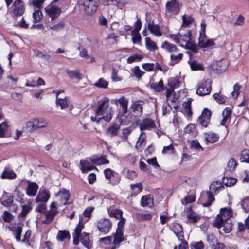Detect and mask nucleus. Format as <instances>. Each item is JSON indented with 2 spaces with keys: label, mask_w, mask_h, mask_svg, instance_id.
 I'll use <instances>...</instances> for the list:
<instances>
[{
  "label": "nucleus",
  "mask_w": 249,
  "mask_h": 249,
  "mask_svg": "<svg viewBox=\"0 0 249 249\" xmlns=\"http://www.w3.org/2000/svg\"><path fill=\"white\" fill-rule=\"evenodd\" d=\"M84 227V224L82 220L80 219L78 224L75 228L74 231L72 233L73 243L74 245H77L80 241L83 246L89 249L91 248L92 244L89 239V234L84 232L81 233V231Z\"/></svg>",
  "instance_id": "1"
},
{
  "label": "nucleus",
  "mask_w": 249,
  "mask_h": 249,
  "mask_svg": "<svg viewBox=\"0 0 249 249\" xmlns=\"http://www.w3.org/2000/svg\"><path fill=\"white\" fill-rule=\"evenodd\" d=\"M224 189L223 184L220 181H213L210 186L209 191H207L203 198L202 205L204 207H209L215 199L213 195H216Z\"/></svg>",
  "instance_id": "2"
},
{
  "label": "nucleus",
  "mask_w": 249,
  "mask_h": 249,
  "mask_svg": "<svg viewBox=\"0 0 249 249\" xmlns=\"http://www.w3.org/2000/svg\"><path fill=\"white\" fill-rule=\"evenodd\" d=\"M27 127L31 128L32 131L42 130L43 132H46L48 130V123L43 118H35L28 121L26 123Z\"/></svg>",
  "instance_id": "3"
},
{
  "label": "nucleus",
  "mask_w": 249,
  "mask_h": 249,
  "mask_svg": "<svg viewBox=\"0 0 249 249\" xmlns=\"http://www.w3.org/2000/svg\"><path fill=\"white\" fill-rule=\"evenodd\" d=\"M108 101L104 100L99 104L96 111L97 115H102L103 117L101 119H104L107 122L111 120L112 117V111L111 108L108 107Z\"/></svg>",
  "instance_id": "4"
},
{
  "label": "nucleus",
  "mask_w": 249,
  "mask_h": 249,
  "mask_svg": "<svg viewBox=\"0 0 249 249\" xmlns=\"http://www.w3.org/2000/svg\"><path fill=\"white\" fill-rule=\"evenodd\" d=\"M232 211L231 208H223L220 209V214H218L213 222V226L218 229L221 228L223 220H229L232 216Z\"/></svg>",
  "instance_id": "5"
},
{
  "label": "nucleus",
  "mask_w": 249,
  "mask_h": 249,
  "mask_svg": "<svg viewBox=\"0 0 249 249\" xmlns=\"http://www.w3.org/2000/svg\"><path fill=\"white\" fill-rule=\"evenodd\" d=\"M98 0H80L79 4L84 6L85 12L88 15H93L98 7Z\"/></svg>",
  "instance_id": "6"
},
{
  "label": "nucleus",
  "mask_w": 249,
  "mask_h": 249,
  "mask_svg": "<svg viewBox=\"0 0 249 249\" xmlns=\"http://www.w3.org/2000/svg\"><path fill=\"white\" fill-rule=\"evenodd\" d=\"M0 202L3 206L9 208L10 211H16L18 206L14 203L13 196L11 194L4 192L2 197L0 199Z\"/></svg>",
  "instance_id": "7"
},
{
  "label": "nucleus",
  "mask_w": 249,
  "mask_h": 249,
  "mask_svg": "<svg viewBox=\"0 0 249 249\" xmlns=\"http://www.w3.org/2000/svg\"><path fill=\"white\" fill-rule=\"evenodd\" d=\"M182 6L178 0H171L166 3V12L170 15H177L179 13Z\"/></svg>",
  "instance_id": "8"
},
{
  "label": "nucleus",
  "mask_w": 249,
  "mask_h": 249,
  "mask_svg": "<svg viewBox=\"0 0 249 249\" xmlns=\"http://www.w3.org/2000/svg\"><path fill=\"white\" fill-rule=\"evenodd\" d=\"M180 37V41L182 40L185 43V45L181 44V45L187 49L192 50L195 53L197 52L195 46L192 41V35L191 30H188L186 33L183 34L179 33Z\"/></svg>",
  "instance_id": "9"
},
{
  "label": "nucleus",
  "mask_w": 249,
  "mask_h": 249,
  "mask_svg": "<svg viewBox=\"0 0 249 249\" xmlns=\"http://www.w3.org/2000/svg\"><path fill=\"white\" fill-rule=\"evenodd\" d=\"M117 102L120 104V106L122 108V111L118 116V117H120V121L122 123L125 121L126 118V114L128 111V101L125 98L124 96H122L118 99Z\"/></svg>",
  "instance_id": "10"
},
{
  "label": "nucleus",
  "mask_w": 249,
  "mask_h": 249,
  "mask_svg": "<svg viewBox=\"0 0 249 249\" xmlns=\"http://www.w3.org/2000/svg\"><path fill=\"white\" fill-rule=\"evenodd\" d=\"M211 89V81L206 79L198 87L196 93L200 96H205L209 94Z\"/></svg>",
  "instance_id": "11"
},
{
  "label": "nucleus",
  "mask_w": 249,
  "mask_h": 249,
  "mask_svg": "<svg viewBox=\"0 0 249 249\" xmlns=\"http://www.w3.org/2000/svg\"><path fill=\"white\" fill-rule=\"evenodd\" d=\"M181 82L178 79L171 78L168 80V83L166 87V99H169L171 95L174 92L175 89L179 87Z\"/></svg>",
  "instance_id": "12"
},
{
  "label": "nucleus",
  "mask_w": 249,
  "mask_h": 249,
  "mask_svg": "<svg viewBox=\"0 0 249 249\" xmlns=\"http://www.w3.org/2000/svg\"><path fill=\"white\" fill-rule=\"evenodd\" d=\"M97 227L100 232L106 234L108 233L111 229L112 223L108 219H101L97 222Z\"/></svg>",
  "instance_id": "13"
},
{
  "label": "nucleus",
  "mask_w": 249,
  "mask_h": 249,
  "mask_svg": "<svg viewBox=\"0 0 249 249\" xmlns=\"http://www.w3.org/2000/svg\"><path fill=\"white\" fill-rule=\"evenodd\" d=\"M80 169L82 171H89L92 170L98 171V169L94 166L92 158H87L80 161Z\"/></svg>",
  "instance_id": "14"
},
{
  "label": "nucleus",
  "mask_w": 249,
  "mask_h": 249,
  "mask_svg": "<svg viewBox=\"0 0 249 249\" xmlns=\"http://www.w3.org/2000/svg\"><path fill=\"white\" fill-rule=\"evenodd\" d=\"M211 116V111L208 109H204L199 117L198 122L202 126L206 127L210 122Z\"/></svg>",
  "instance_id": "15"
},
{
  "label": "nucleus",
  "mask_w": 249,
  "mask_h": 249,
  "mask_svg": "<svg viewBox=\"0 0 249 249\" xmlns=\"http://www.w3.org/2000/svg\"><path fill=\"white\" fill-rule=\"evenodd\" d=\"M19 201L22 204V210L19 215L22 217H25L32 209V202L30 200L25 202L21 196L20 198Z\"/></svg>",
  "instance_id": "16"
},
{
  "label": "nucleus",
  "mask_w": 249,
  "mask_h": 249,
  "mask_svg": "<svg viewBox=\"0 0 249 249\" xmlns=\"http://www.w3.org/2000/svg\"><path fill=\"white\" fill-rule=\"evenodd\" d=\"M13 6V13L15 16H21L24 12V3L21 0H16Z\"/></svg>",
  "instance_id": "17"
},
{
  "label": "nucleus",
  "mask_w": 249,
  "mask_h": 249,
  "mask_svg": "<svg viewBox=\"0 0 249 249\" xmlns=\"http://www.w3.org/2000/svg\"><path fill=\"white\" fill-rule=\"evenodd\" d=\"M131 109L134 115L136 117H139L142 114L143 103L141 101L134 102L130 106Z\"/></svg>",
  "instance_id": "18"
},
{
  "label": "nucleus",
  "mask_w": 249,
  "mask_h": 249,
  "mask_svg": "<svg viewBox=\"0 0 249 249\" xmlns=\"http://www.w3.org/2000/svg\"><path fill=\"white\" fill-rule=\"evenodd\" d=\"M50 197V194L49 191L45 189L40 190L36 197V202L46 203Z\"/></svg>",
  "instance_id": "19"
},
{
  "label": "nucleus",
  "mask_w": 249,
  "mask_h": 249,
  "mask_svg": "<svg viewBox=\"0 0 249 249\" xmlns=\"http://www.w3.org/2000/svg\"><path fill=\"white\" fill-rule=\"evenodd\" d=\"M45 11L47 15L51 18L52 20L55 19V18L58 17L61 12V9L54 6H52L50 7L46 8Z\"/></svg>",
  "instance_id": "20"
},
{
  "label": "nucleus",
  "mask_w": 249,
  "mask_h": 249,
  "mask_svg": "<svg viewBox=\"0 0 249 249\" xmlns=\"http://www.w3.org/2000/svg\"><path fill=\"white\" fill-rule=\"evenodd\" d=\"M156 126L154 121L149 118H145L142 120V122L140 124L141 130H149L155 128Z\"/></svg>",
  "instance_id": "21"
},
{
  "label": "nucleus",
  "mask_w": 249,
  "mask_h": 249,
  "mask_svg": "<svg viewBox=\"0 0 249 249\" xmlns=\"http://www.w3.org/2000/svg\"><path fill=\"white\" fill-rule=\"evenodd\" d=\"M147 29L150 31L151 34L156 37H160L162 35L161 32L160 31L159 26L155 24L153 21L152 23L148 24Z\"/></svg>",
  "instance_id": "22"
},
{
  "label": "nucleus",
  "mask_w": 249,
  "mask_h": 249,
  "mask_svg": "<svg viewBox=\"0 0 249 249\" xmlns=\"http://www.w3.org/2000/svg\"><path fill=\"white\" fill-rule=\"evenodd\" d=\"M172 230L179 240L182 241L183 240V228L180 224L178 223L174 224L173 226Z\"/></svg>",
  "instance_id": "23"
},
{
  "label": "nucleus",
  "mask_w": 249,
  "mask_h": 249,
  "mask_svg": "<svg viewBox=\"0 0 249 249\" xmlns=\"http://www.w3.org/2000/svg\"><path fill=\"white\" fill-rule=\"evenodd\" d=\"M187 219L190 222L195 223L200 220V216L195 212L192 211L191 208L187 209Z\"/></svg>",
  "instance_id": "24"
},
{
  "label": "nucleus",
  "mask_w": 249,
  "mask_h": 249,
  "mask_svg": "<svg viewBox=\"0 0 249 249\" xmlns=\"http://www.w3.org/2000/svg\"><path fill=\"white\" fill-rule=\"evenodd\" d=\"M58 196L60 198L61 203L63 205L67 204V201L70 196V193L65 189L60 191L57 194Z\"/></svg>",
  "instance_id": "25"
},
{
  "label": "nucleus",
  "mask_w": 249,
  "mask_h": 249,
  "mask_svg": "<svg viewBox=\"0 0 249 249\" xmlns=\"http://www.w3.org/2000/svg\"><path fill=\"white\" fill-rule=\"evenodd\" d=\"M206 37L200 36L199 38V45L201 48H206L210 46H213L215 45V42L213 39H210L206 40Z\"/></svg>",
  "instance_id": "26"
},
{
  "label": "nucleus",
  "mask_w": 249,
  "mask_h": 249,
  "mask_svg": "<svg viewBox=\"0 0 249 249\" xmlns=\"http://www.w3.org/2000/svg\"><path fill=\"white\" fill-rule=\"evenodd\" d=\"M231 110L230 107H226L222 112V115L223 119L221 121L220 124L225 125L228 121H229L231 118Z\"/></svg>",
  "instance_id": "27"
},
{
  "label": "nucleus",
  "mask_w": 249,
  "mask_h": 249,
  "mask_svg": "<svg viewBox=\"0 0 249 249\" xmlns=\"http://www.w3.org/2000/svg\"><path fill=\"white\" fill-rule=\"evenodd\" d=\"M107 179L113 184H117L119 182L120 178L117 172H104Z\"/></svg>",
  "instance_id": "28"
},
{
  "label": "nucleus",
  "mask_w": 249,
  "mask_h": 249,
  "mask_svg": "<svg viewBox=\"0 0 249 249\" xmlns=\"http://www.w3.org/2000/svg\"><path fill=\"white\" fill-rule=\"evenodd\" d=\"M38 186L35 182H29L26 189V194L31 196H36Z\"/></svg>",
  "instance_id": "29"
},
{
  "label": "nucleus",
  "mask_w": 249,
  "mask_h": 249,
  "mask_svg": "<svg viewBox=\"0 0 249 249\" xmlns=\"http://www.w3.org/2000/svg\"><path fill=\"white\" fill-rule=\"evenodd\" d=\"M161 47L170 53L178 52V49L175 45L167 41L161 44Z\"/></svg>",
  "instance_id": "30"
},
{
  "label": "nucleus",
  "mask_w": 249,
  "mask_h": 249,
  "mask_svg": "<svg viewBox=\"0 0 249 249\" xmlns=\"http://www.w3.org/2000/svg\"><path fill=\"white\" fill-rule=\"evenodd\" d=\"M145 46L146 49L152 52H155L158 49V46L156 43L149 37H146L145 38Z\"/></svg>",
  "instance_id": "31"
},
{
  "label": "nucleus",
  "mask_w": 249,
  "mask_h": 249,
  "mask_svg": "<svg viewBox=\"0 0 249 249\" xmlns=\"http://www.w3.org/2000/svg\"><path fill=\"white\" fill-rule=\"evenodd\" d=\"M219 136L213 132H210L204 134L205 140L209 142L214 143L217 142L219 139Z\"/></svg>",
  "instance_id": "32"
},
{
  "label": "nucleus",
  "mask_w": 249,
  "mask_h": 249,
  "mask_svg": "<svg viewBox=\"0 0 249 249\" xmlns=\"http://www.w3.org/2000/svg\"><path fill=\"white\" fill-rule=\"evenodd\" d=\"M57 213V210H50L46 213V218L43 221V223L47 224L50 223L53 220L54 216Z\"/></svg>",
  "instance_id": "33"
},
{
  "label": "nucleus",
  "mask_w": 249,
  "mask_h": 249,
  "mask_svg": "<svg viewBox=\"0 0 249 249\" xmlns=\"http://www.w3.org/2000/svg\"><path fill=\"white\" fill-rule=\"evenodd\" d=\"M120 128V126L118 124L114 123L108 128L107 133L109 136L112 137L116 136Z\"/></svg>",
  "instance_id": "34"
},
{
  "label": "nucleus",
  "mask_w": 249,
  "mask_h": 249,
  "mask_svg": "<svg viewBox=\"0 0 249 249\" xmlns=\"http://www.w3.org/2000/svg\"><path fill=\"white\" fill-rule=\"evenodd\" d=\"M141 205L143 207H151L153 204V198L151 195H145L142 197L141 201Z\"/></svg>",
  "instance_id": "35"
},
{
  "label": "nucleus",
  "mask_w": 249,
  "mask_h": 249,
  "mask_svg": "<svg viewBox=\"0 0 249 249\" xmlns=\"http://www.w3.org/2000/svg\"><path fill=\"white\" fill-rule=\"evenodd\" d=\"M150 87L156 92H160L164 90L163 81L160 80L159 82H154L150 84Z\"/></svg>",
  "instance_id": "36"
},
{
  "label": "nucleus",
  "mask_w": 249,
  "mask_h": 249,
  "mask_svg": "<svg viewBox=\"0 0 249 249\" xmlns=\"http://www.w3.org/2000/svg\"><path fill=\"white\" fill-rule=\"evenodd\" d=\"M60 91L56 93V104L57 106H60L62 109L66 108L68 106V99L66 97L64 98H59L58 94Z\"/></svg>",
  "instance_id": "37"
},
{
  "label": "nucleus",
  "mask_w": 249,
  "mask_h": 249,
  "mask_svg": "<svg viewBox=\"0 0 249 249\" xmlns=\"http://www.w3.org/2000/svg\"><path fill=\"white\" fill-rule=\"evenodd\" d=\"M114 240L113 243L115 245L119 244L120 243L124 240V237H123V231H116V232L113 234Z\"/></svg>",
  "instance_id": "38"
},
{
  "label": "nucleus",
  "mask_w": 249,
  "mask_h": 249,
  "mask_svg": "<svg viewBox=\"0 0 249 249\" xmlns=\"http://www.w3.org/2000/svg\"><path fill=\"white\" fill-rule=\"evenodd\" d=\"M8 125L6 121L0 124V137H5L9 136Z\"/></svg>",
  "instance_id": "39"
},
{
  "label": "nucleus",
  "mask_w": 249,
  "mask_h": 249,
  "mask_svg": "<svg viewBox=\"0 0 249 249\" xmlns=\"http://www.w3.org/2000/svg\"><path fill=\"white\" fill-rule=\"evenodd\" d=\"M225 233H229L232 230V224L231 220H223L221 223V228Z\"/></svg>",
  "instance_id": "40"
},
{
  "label": "nucleus",
  "mask_w": 249,
  "mask_h": 249,
  "mask_svg": "<svg viewBox=\"0 0 249 249\" xmlns=\"http://www.w3.org/2000/svg\"><path fill=\"white\" fill-rule=\"evenodd\" d=\"M143 57V56L142 54H133L128 57L127 62L131 64L134 62H140L142 59Z\"/></svg>",
  "instance_id": "41"
},
{
  "label": "nucleus",
  "mask_w": 249,
  "mask_h": 249,
  "mask_svg": "<svg viewBox=\"0 0 249 249\" xmlns=\"http://www.w3.org/2000/svg\"><path fill=\"white\" fill-rule=\"evenodd\" d=\"M70 238L71 235L69 231L66 230L59 231L56 236L57 239L61 241L67 238L69 239Z\"/></svg>",
  "instance_id": "42"
},
{
  "label": "nucleus",
  "mask_w": 249,
  "mask_h": 249,
  "mask_svg": "<svg viewBox=\"0 0 249 249\" xmlns=\"http://www.w3.org/2000/svg\"><path fill=\"white\" fill-rule=\"evenodd\" d=\"M237 163L234 158H231L228 161L227 167L226 168L227 171H233L236 170L237 166Z\"/></svg>",
  "instance_id": "43"
},
{
  "label": "nucleus",
  "mask_w": 249,
  "mask_h": 249,
  "mask_svg": "<svg viewBox=\"0 0 249 249\" xmlns=\"http://www.w3.org/2000/svg\"><path fill=\"white\" fill-rule=\"evenodd\" d=\"M66 73L69 77L71 79L76 78L81 79L82 78V75L79 72L78 70L72 71L67 70Z\"/></svg>",
  "instance_id": "44"
},
{
  "label": "nucleus",
  "mask_w": 249,
  "mask_h": 249,
  "mask_svg": "<svg viewBox=\"0 0 249 249\" xmlns=\"http://www.w3.org/2000/svg\"><path fill=\"white\" fill-rule=\"evenodd\" d=\"M183 54L181 53H179L177 55L175 54H171L170 55L171 62H170V65L171 66H173L175 64L179 62L182 58Z\"/></svg>",
  "instance_id": "45"
},
{
  "label": "nucleus",
  "mask_w": 249,
  "mask_h": 249,
  "mask_svg": "<svg viewBox=\"0 0 249 249\" xmlns=\"http://www.w3.org/2000/svg\"><path fill=\"white\" fill-rule=\"evenodd\" d=\"M130 187L132 190L131 193L134 196L142 192L143 189L141 183H139L136 184H131Z\"/></svg>",
  "instance_id": "46"
},
{
  "label": "nucleus",
  "mask_w": 249,
  "mask_h": 249,
  "mask_svg": "<svg viewBox=\"0 0 249 249\" xmlns=\"http://www.w3.org/2000/svg\"><path fill=\"white\" fill-rule=\"evenodd\" d=\"M240 160L242 162L249 163V150L244 149L241 152Z\"/></svg>",
  "instance_id": "47"
},
{
  "label": "nucleus",
  "mask_w": 249,
  "mask_h": 249,
  "mask_svg": "<svg viewBox=\"0 0 249 249\" xmlns=\"http://www.w3.org/2000/svg\"><path fill=\"white\" fill-rule=\"evenodd\" d=\"M237 181V179L231 177H224L223 178V183L226 186L229 187L234 185Z\"/></svg>",
  "instance_id": "48"
},
{
  "label": "nucleus",
  "mask_w": 249,
  "mask_h": 249,
  "mask_svg": "<svg viewBox=\"0 0 249 249\" xmlns=\"http://www.w3.org/2000/svg\"><path fill=\"white\" fill-rule=\"evenodd\" d=\"M92 162L95 166L103 164L108 163L109 162L105 158L100 157L98 158H92Z\"/></svg>",
  "instance_id": "49"
},
{
  "label": "nucleus",
  "mask_w": 249,
  "mask_h": 249,
  "mask_svg": "<svg viewBox=\"0 0 249 249\" xmlns=\"http://www.w3.org/2000/svg\"><path fill=\"white\" fill-rule=\"evenodd\" d=\"M190 67L193 71L203 70L204 68L202 64L194 60L190 63Z\"/></svg>",
  "instance_id": "50"
},
{
  "label": "nucleus",
  "mask_w": 249,
  "mask_h": 249,
  "mask_svg": "<svg viewBox=\"0 0 249 249\" xmlns=\"http://www.w3.org/2000/svg\"><path fill=\"white\" fill-rule=\"evenodd\" d=\"M213 97L219 104H224L227 100L226 97L220 94V93L214 94Z\"/></svg>",
  "instance_id": "51"
},
{
  "label": "nucleus",
  "mask_w": 249,
  "mask_h": 249,
  "mask_svg": "<svg viewBox=\"0 0 249 249\" xmlns=\"http://www.w3.org/2000/svg\"><path fill=\"white\" fill-rule=\"evenodd\" d=\"M191 249H202L204 248L205 245L202 241L198 242H192L190 245Z\"/></svg>",
  "instance_id": "52"
},
{
  "label": "nucleus",
  "mask_w": 249,
  "mask_h": 249,
  "mask_svg": "<svg viewBox=\"0 0 249 249\" xmlns=\"http://www.w3.org/2000/svg\"><path fill=\"white\" fill-rule=\"evenodd\" d=\"M13 231L16 233L15 238L18 242L20 241L21 234L22 233V227L20 226H17L14 227Z\"/></svg>",
  "instance_id": "53"
},
{
  "label": "nucleus",
  "mask_w": 249,
  "mask_h": 249,
  "mask_svg": "<svg viewBox=\"0 0 249 249\" xmlns=\"http://www.w3.org/2000/svg\"><path fill=\"white\" fill-rule=\"evenodd\" d=\"M182 26H187L193 21V18L190 16L183 15L182 17Z\"/></svg>",
  "instance_id": "54"
},
{
  "label": "nucleus",
  "mask_w": 249,
  "mask_h": 249,
  "mask_svg": "<svg viewBox=\"0 0 249 249\" xmlns=\"http://www.w3.org/2000/svg\"><path fill=\"white\" fill-rule=\"evenodd\" d=\"M16 177L15 172H2L1 178L2 179H13Z\"/></svg>",
  "instance_id": "55"
},
{
  "label": "nucleus",
  "mask_w": 249,
  "mask_h": 249,
  "mask_svg": "<svg viewBox=\"0 0 249 249\" xmlns=\"http://www.w3.org/2000/svg\"><path fill=\"white\" fill-rule=\"evenodd\" d=\"M123 212L119 209H115L111 211L110 215L116 219H121L122 218Z\"/></svg>",
  "instance_id": "56"
},
{
  "label": "nucleus",
  "mask_w": 249,
  "mask_h": 249,
  "mask_svg": "<svg viewBox=\"0 0 249 249\" xmlns=\"http://www.w3.org/2000/svg\"><path fill=\"white\" fill-rule=\"evenodd\" d=\"M131 34L132 36V42L133 43H138L141 42V36L139 33L135 32V31H132Z\"/></svg>",
  "instance_id": "57"
},
{
  "label": "nucleus",
  "mask_w": 249,
  "mask_h": 249,
  "mask_svg": "<svg viewBox=\"0 0 249 249\" xmlns=\"http://www.w3.org/2000/svg\"><path fill=\"white\" fill-rule=\"evenodd\" d=\"M118 71L114 68H113L112 72V79L113 81L117 82L123 80L122 77L119 76L118 75Z\"/></svg>",
  "instance_id": "58"
},
{
  "label": "nucleus",
  "mask_w": 249,
  "mask_h": 249,
  "mask_svg": "<svg viewBox=\"0 0 249 249\" xmlns=\"http://www.w3.org/2000/svg\"><path fill=\"white\" fill-rule=\"evenodd\" d=\"M33 18L35 22H39L42 18V12L39 10L35 11L33 14Z\"/></svg>",
  "instance_id": "59"
},
{
  "label": "nucleus",
  "mask_w": 249,
  "mask_h": 249,
  "mask_svg": "<svg viewBox=\"0 0 249 249\" xmlns=\"http://www.w3.org/2000/svg\"><path fill=\"white\" fill-rule=\"evenodd\" d=\"M94 85L99 88H106L108 86V82L103 78H101L95 83Z\"/></svg>",
  "instance_id": "60"
},
{
  "label": "nucleus",
  "mask_w": 249,
  "mask_h": 249,
  "mask_svg": "<svg viewBox=\"0 0 249 249\" xmlns=\"http://www.w3.org/2000/svg\"><path fill=\"white\" fill-rule=\"evenodd\" d=\"M142 68L147 71H155V64L154 63H144L142 65Z\"/></svg>",
  "instance_id": "61"
},
{
  "label": "nucleus",
  "mask_w": 249,
  "mask_h": 249,
  "mask_svg": "<svg viewBox=\"0 0 249 249\" xmlns=\"http://www.w3.org/2000/svg\"><path fill=\"white\" fill-rule=\"evenodd\" d=\"M64 24L60 22L57 24H54L50 27V29L54 32H58L61 30H62L64 28Z\"/></svg>",
  "instance_id": "62"
},
{
  "label": "nucleus",
  "mask_w": 249,
  "mask_h": 249,
  "mask_svg": "<svg viewBox=\"0 0 249 249\" xmlns=\"http://www.w3.org/2000/svg\"><path fill=\"white\" fill-rule=\"evenodd\" d=\"M207 240L211 248L213 247V245H214L218 242V239L213 235H208L207 236Z\"/></svg>",
  "instance_id": "63"
},
{
  "label": "nucleus",
  "mask_w": 249,
  "mask_h": 249,
  "mask_svg": "<svg viewBox=\"0 0 249 249\" xmlns=\"http://www.w3.org/2000/svg\"><path fill=\"white\" fill-rule=\"evenodd\" d=\"M138 218L140 220H149L152 218V215L150 213L138 214Z\"/></svg>",
  "instance_id": "64"
}]
</instances>
